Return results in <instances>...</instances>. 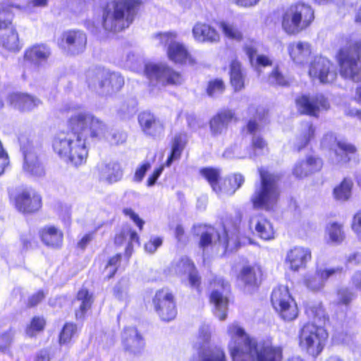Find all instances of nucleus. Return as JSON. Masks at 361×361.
I'll return each instance as SVG.
<instances>
[{
	"label": "nucleus",
	"mask_w": 361,
	"mask_h": 361,
	"mask_svg": "<svg viewBox=\"0 0 361 361\" xmlns=\"http://www.w3.org/2000/svg\"><path fill=\"white\" fill-rule=\"evenodd\" d=\"M121 260V255H116L112 257L106 267V271L109 272L108 277L111 278L117 270V265Z\"/></svg>",
	"instance_id": "obj_58"
},
{
	"label": "nucleus",
	"mask_w": 361,
	"mask_h": 361,
	"mask_svg": "<svg viewBox=\"0 0 361 361\" xmlns=\"http://www.w3.org/2000/svg\"><path fill=\"white\" fill-rule=\"evenodd\" d=\"M51 49L46 44H39L28 48L24 54V58L39 66L45 63L51 56Z\"/></svg>",
	"instance_id": "obj_36"
},
{
	"label": "nucleus",
	"mask_w": 361,
	"mask_h": 361,
	"mask_svg": "<svg viewBox=\"0 0 361 361\" xmlns=\"http://www.w3.org/2000/svg\"><path fill=\"white\" fill-rule=\"evenodd\" d=\"M46 321L42 317H34L26 329V336L30 338L36 336L42 332L45 326Z\"/></svg>",
	"instance_id": "obj_46"
},
{
	"label": "nucleus",
	"mask_w": 361,
	"mask_h": 361,
	"mask_svg": "<svg viewBox=\"0 0 361 361\" xmlns=\"http://www.w3.org/2000/svg\"><path fill=\"white\" fill-rule=\"evenodd\" d=\"M88 87L99 94L117 92L124 85L123 78L118 73L104 69L89 71L87 73Z\"/></svg>",
	"instance_id": "obj_7"
},
{
	"label": "nucleus",
	"mask_w": 361,
	"mask_h": 361,
	"mask_svg": "<svg viewBox=\"0 0 361 361\" xmlns=\"http://www.w3.org/2000/svg\"><path fill=\"white\" fill-rule=\"evenodd\" d=\"M76 302L78 303L79 309L75 311V317L77 319H82L85 312L91 307L93 302L92 295L87 289L82 288L78 293Z\"/></svg>",
	"instance_id": "obj_43"
},
{
	"label": "nucleus",
	"mask_w": 361,
	"mask_h": 361,
	"mask_svg": "<svg viewBox=\"0 0 361 361\" xmlns=\"http://www.w3.org/2000/svg\"><path fill=\"white\" fill-rule=\"evenodd\" d=\"M268 82L271 85L286 86L288 84V80L278 70L275 68L268 78Z\"/></svg>",
	"instance_id": "obj_53"
},
{
	"label": "nucleus",
	"mask_w": 361,
	"mask_h": 361,
	"mask_svg": "<svg viewBox=\"0 0 361 361\" xmlns=\"http://www.w3.org/2000/svg\"><path fill=\"white\" fill-rule=\"evenodd\" d=\"M24 171L36 177L44 175V167L38 159L37 149L28 140L24 145Z\"/></svg>",
	"instance_id": "obj_26"
},
{
	"label": "nucleus",
	"mask_w": 361,
	"mask_h": 361,
	"mask_svg": "<svg viewBox=\"0 0 361 361\" xmlns=\"http://www.w3.org/2000/svg\"><path fill=\"white\" fill-rule=\"evenodd\" d=\"M327 333L323 327L314 323H307L299 334V345L308 354L315 357L323 350Z\"/></svg>",
	"instance_id": "obj_10"
},
{
	"label": "nucleus",
	"mask_w": 361,
	"mask_h": 361,
	"mask_svg": "<svg viewBox=\"0 0 361 361\" xmlns=\"http://www.w3.org/2000/svg\"><path fill=\"white\" fill-rule=\"evenodd\" d=\"M333 339L336 343L348 345L352 341V336L346 333L341 332L336 334Z\"/></svg>",
	"instance_id": "obj_62"
},
{
	"label": "nucleus",
	"mask_w": 361,
	"mask_h": 361,
	"mask_svg": "<svg viewBox=\"0 0 361 361\" xmlns=\"http://www.w3.org/2000/svg\"><path fill=\"white\" fill-rule=\"evenodd\" d=\"M39 235L42 243L51 248H59L63 240V231L52 225H47L39 231Z\"/></svg>",
	"instance_id": "obj_30"
},
{
	"label": "nucleus",
	"mask_w": 361,
	"mask_h": 361,
	"mask_svg": "<svg viewBox=\"0 0 361 361\" xmlns=\"http://www.w3.org/2000/svg\"><path fill=\"white\" fill-rule=\"evenodd\" d=\"M159 43L167 47L166 53L169 59L176 63H195L194 59L190 54L187 47L177 40L174 32H164L157 35Z\"/></svg>",
	"instance_id": "obj_12"
},
{
	"label": "nucleus",
	"mask_w": 361,
	"mask_h": 361,
	"mask_svg": "<svg viewBox=\"0 0 361 361\" xmlns=\"http://www.w3.org/2000/svg\"><path fill=\"white\" fill-rule=\"evenodd\" d=\"M154 309L163 321L173 319L177 314L174 297L168 289L158 290L154 298Z\"/></svg>",
	"instance_id": "obj_18"
},
{
	"label": "nucleus",
	"mask_w": 361,
	"mask_h": 361,
	"mask_svg": "<svg viewBox=\"0 0 361 361\" xmlns=\"http://www.w3.org/2000/svg\"><path fill=\"white\" fill-rule=\"evenodd\" d=\"M10 13L7 7L0 8V16ZM18 51L20 49L18 35L10 19L0 17V50Z\"/></svg>",
	"instance_id": "obj_14"
},
{
	"label": "nucleus",
	"mask_w": 361,
	"mask_h": 361,
	"mask_svg": "<svg viewBox=\"0 0 361 361\" xmlns=\"http://www.w3.org/2000/svg\"><path fill=\"white\" fill-rule=\"evenodd\" d=\"M246 74L241 67L240 63L233 60L230 65V80L235 91H240L245 87Z\"/></svg>",
	"instance_id": "obj_38"
},
{
	"label": "nucleus",
	"mask_w": 361,
	"mask_h": 361,
	"mask_svg": "<svg viewBox=\"0 0 361 361\" xmlns=\"http://www.w3.org/2000/svg\"><path fill=\"white\" fill-rule=\"evenodd\" d=\"M186 142L187 135L185 133H180L175 135L172 142L171 154L165 164L166 166H170L174 161L180 159Z\"/></svg>",
	"instance_id": "obj_41"
},
{
	"label": "nucleus",
	"mask_w": 361,
	"mask_h": 361,
	"mask_svg": "<svg viewBox=\"0 0 361 361\" xmlns=\"http://www.w3.org/2000/svg\"><path fill=\"white\" fill-rule=\"evenodd\" d=\"M354 293L348 288L339 289L337 292V304L348 306L355 298Z\"/></svg>",
	"instance_id": "obj_51"
},
{
	"label": "nucleus",
	"mask_w": 361,
	"mask_h": 361,
	"mask_svg": "<svg viewBox=\"0 0 361 361\" xmlns=\"http://www.w3.org/2000/svg\"><path fill=\"white\" fill-rule=\"evenodd\" d=\"M295 104L300 114L313 116H317L319 111L327 110L330 106L328 99L322 94L298 96L295 99Z\"/></svg>",
	"instance_id": "obj_19"
},
{
	"label": "nucleus",
	"mask_w": 361,
	"mask_h": 361,
	"mask_svg": "<svg viewBox=\"0 0 361 361\" xmlns=\"http://www.w3.org/2000/svg\"><path fill=\"white\" fill-rule=\"evenodd\" d=\"M123 213L125 215L129 216L135 224L138 226V228L142 230V226L144 225V221L136 214L131 209L126 208L123 209Z\"/></svg>",
	"instance_id": "obj_61"
},
{
	"label": "nucleus",
	"mask_w": 361,
	"mask_h": 361,
	"mask_svg": "<svg viewBox=\"0 0 361 361\" xmlns=\"http://www.w3.org/2000/svg\"><path fill=\"white\" fill-rule=\"evenodd\" d=\"M105 125L107 128L106 132L103 137L98 138L99 140L105 138L112 144L116 145L119 144L120 142H123L126 140V136L125 134L121 133H109V127L106 123Z\"/></svg>",
	"instance_id": "obj_56"
},
{
	"label": "nucleus",
	"mask_w": 361,
	"mask_h": 361,
	"mask_svg": "<svg viewBox=\"0 0 361 361\" xmlns=\"http://www.w3.org/2000/svg\"><path fill=\"white\" fill-rule=\"evenodd\" d=\"M138 61V57L132 51H129L126 54L124 66L128 68H134Z\"/></svg>",
	"instance_id": "obj_60"
},
{
	"label": "nucleus",
	"mask_w": 361,
	"mask_h": 361,
	"mask_svg": "<svg viewBox=\"0 0 361 361\" xmlns=\"http://www.w3.org/2000/svg\"><path fill=\"white\" fill-rule=\"evenodd\" d=\"M353 182L350 178H344L333 190V197L336 201L344 202L348 201L352 195Z\"/></svg>",
	"instance_id": "obj_42"
},
{
	"label": "nucleus",
	"mask_w": 361,
	"mask_h": 361,
	"mask_svg": "<svg viewBox=\"0 0 361 361\" xmlns=\"http://www.w3.org/2000/svg\"><path fill=\"white\" fill-rule=\"evenodd\" d=\"M321 145L324 148L334 150L336 164L347 163L350 159V156L356 152V148L353 145L344 140L338 141L333 133L325 135Z\"/></svg>",
	"instance_id": "obj_17"
},
{
	"label": "nucleus",
	"mask_w": 361,
	"mask_h": 361,
	"mask_svg": "<svg viewBox=\"0 0 361 361\" xmlns=\"http://www.w3.org/2000/svg\"><path fill=\"white\" fill-rule=\"evenodd\" d=\"M350 227L357 240L361 241V208L353 215Z\"/></svg>",
	"instance_id": "obj_54"
},
{
	"label": "nucleus",
	"mask_w": 361,
	"mask_h": 361,
	"mask_svg": "<svg viewBox=\"0 0 361 361\" xmlns=\"http://www.w3.org/2000/svg\"><path fill=\"white\" fill-rule=\"evenodd\" d=\"M350 283L355 289L361 292V270H357L353 274Z\"/></svg>",
	"instance_id": "obj_63"
},
{
	"label": "nucleus",
	"mask_w": 361,
	"mask_h": 361,
	"mask_svg": "<svg viewBox=\"0 0 361 361\" xmlns=\"http://www.w3.org/2000/svg\"><path fill=\"white\" fill-rule=\"evenodd\" d=\"M163 243V239L158 236H152L149 240L145 245V250L149 253H154L158 247H159Z\"/></svg>",
	"instance_id": "obj_55"
},
{
	"label": "nucleus",
	"mask_w": 361,
	"mask_h": 361,
	"mask_svg": "<svg viewBox=\"0 0 361 361\" xmlns=\"http://www.w3.org/2000/svg\"><path fill=\"white\" fill-rule=\"evenodd\" d=\"M123 176V171L119 164L111 162L102 164L99 168V178L108 183L120 180Z\"/></svg>",
	"instance_id": "obj_37"
},
{
	"label": "nucleus",
	"mask_w": 361,
	"mask_h": 361,
	"mask_svg": "<svg viewBox=\"0 0 361 361\" xmlns=\"http://www.w3.org/2000/svg\"><path fill=\"white\" fill-rule=\"evenodd\" d=\"M346 238V233L343 223L331 221L324 228V240L328 245H340Z\"/></svg>",
	"instance_id": "obj_29"
},
{
	"label": "nucleus",
	"mask_w": 361,
	"mask_h": 361,
	"mask_svg": "<svg viewBox=\"0 0 361 361\" xmlns=\"http://www.w3.org/2000/svg\"><path fill=\"white\" fill-rule=\"evenodd\" d=\"M214 286L217 288L212 290L210 301L214 305V313L220 320L226 318L228 310V298L225 294L228 290V283L221 278H217L214 281Z\"/></svg>",
	"instance_id": "obj_20"
},
{
	"label": "nucleus",
	"mask_w": 361,
	"mask_h": 361,
	"mask_svg": "<svg viewBox=\"0 0 361 361\" xmlns=\"http://www.w3.org/2000/svg\"><path fill=\"white\" fill-rule=\"evenodd\" d=\"M248 113L253 117L248 121L245 131L252 135L251 146L253 152L249 154V157L252 158L262 154L267 148V142L259 134L266 122L267 112L262 107L250 106Z\"/></svg>",
	"instance_id": "obj_8"
},
{
	"label": "nucleus",
	"mask_w": 361,
	"mask_h": 361,
	"mask_svg": "<svg viewBox=\"0 0 361 361\" xmlns=\"http://www.w3.org/2000/svg\"><path fill=\"white\" fill-rule=\"evenodd\" d=\"M228 348L233 361H281L282 348L269 341H257L237 323L228 326Z\"/></svg>",
	"instance_id": "obj_2"
},
{
	"label": "nucleus",
	"mask_w": 361,
	"mask_h": 361,
	"mask_svg": "<svg viewBox=\"0 0 361 361\" xmlns=\"http://www.w3.org/2000/svg\"><path fill=\"white\" fill-rule=\"evenodd\" d=\"M314 18V11L310 5L297 3L285 10L281 25L287 34L297 35L307 28Z\"/></svg>",
	"instance_id": "obj_6"
},
{
	"label": "nucleus",
	"mask_w": 361,
	"mask_h": 361,
	"mask_svg": "<svg viewBox=\"0 0 361 361\" xmlns=\"http://www.w3.org/2000/svg\"><path fill=\"white\" fill-rule=\"evenodd\" d=\"M308 74L312 80H318L320 83L333 82L337 72L334 64L327 58L315 56L309 66Z\"/></svg>",
	"instance_id": "obj_15"
},
{
	"label": "nucleus",
	"mask_w": 361,
	"mask_h": 361,
	"mask_svg": "<svg viewBox=\"0 0 361 361\" xmlns=\"http://www.w3.org/2000/svg\"><path fill=\"white\" fill-rule=\"evenodd\" d=\"M128 281L122 279L114 287V295L119 300H126L128 297Z\"/></svg>",
	"instance_id": "obj_52"
},
{
	"label": "nucleus",
	"mask_w": 361,
	"mask_h": 361,
	"mask_svg": "<svg viewBox=\"0 0 361 361\" xmlns=\"http://www.w3.org/2000/svg\"><path fill=\"white\" fill-rule=\"evenodd\" d=\"M261 183L257 186L252 197L253 206L269 210L276 204L279 192L277 185L279 176L269 173L264 169H259Z\"/></svg>",
	"instance_id": "obj_5"
},
{
	"label": "nucleus",
	"mask_w": 361,
	"mask_h": 361,
	"mask_svg": "<svg viewBox=\"0 0 361 361\" xmlns=\"http://www.w3.org/2000/svg\"><path fill=\"white\" fill-rule=\"evenodd\" d=\"M323 165L322 158L317 155L310 154L295 164L292 173L296 178L302 179L319 172Z\"/></svg>",
	"instance_id": "obj_23"
},
{
	"label": "nucleus",
	"mask_w": 361,
	"mask_h": 361,
	"mask_svg": "<svg viewBox=\"0 0 361 361\" xmlns=\"http://www.w3.org/2000/svg\"><path fill=\"white\" fill-rule=\"evenodd\" d=\"M192 32L194 39L198 42L215 43L220 40L219 32L207 23H197Z\"/></svg>",
	"instance_id": "obj_34"
},
{
	"label": "nucleus",
	"mask_w": 361,
	"mask_h": 361,
	"mask_svg": "<svg viewBox=\"0 0 361 361\" xmlns=\"http://www.w3.org/2000/svg\"><path fill=\"white\" fill-rule=\"evenodd\" d=\"M122 341L125 350L131 354H138L143 349V338L134 327H128L124 329Z\"/></svg>",
	"instance_id": "obj_27"
},
{
	"label": "nucleus",
	"mask_w": 361,
	"mask_h": 361,
	"mask_svg": "<svg viewBox=\"0 0 361 361\" xmlns=\"http://www.w3.org/2000/svg\"><path fill=\"white\" fill-rule=\"evenodd\" d=\"M225 90V85L222 80L214 79L209 82L207 93L211 97H216L221 94Z\"/></svg>",
	"instance_id": "obj_50"
},
{
	"label": "nucleus",
	"mask_w": 361,
	"mask_h": 361,
	"mask_svg": "<svg viewBox=\"0 0 361 361\" xmlns=\"http://www.w3.org/2000/svg\"><path fill=\"white\" fill-rule=\"evenodd\" d=\"M194 232L196 235H200V245L202 248H205L217 241L222 244L226 250H233L238 247L237 239L228 237L225 231H223L222 235H221L212 226L199 225L194 227Z\"/></svg>",
	"instance_id": "obj_13"
},
{
	"label": "nucleus",
	"mask_w": 361,
	"mask_h": 361,
	"mask_svg": "<svg viewBox=\"0 0 361 361\" xmlns=\"http://www.w3.org/2000/svg\"><path fill=\"white\" fill-rule=\"evenodd\" d=\"M201 361H226L224 350L219 348L208 349L201 355Z\"/></svg>",
	"instance_id": "obj_48"
},
{
	"label": "nucleus",
	"mask_w": 361,
	"mask_h": 361,
	"mask_svg": "<svg viewBox=\"0 0 361 361\" xmlns=\"http://www.w3.org/2000/svg\"><path fill=\"white\" fill-rule=\"evenodd\" d=\"M288 51L292 61L297 65L306 63L312 54L311 46L305 42H293L288 46Z\"/></svg>",
	"instance_id": "obj_31"
},
{
	"label": "nucleus",
	"mask_w": 361,
	"mask_h": 361,
	"mask_svg": "<svg viewBox=\"0 0 361 361\" xmlns=\"http://www.w3.org/2000/svg\"><path fill=\"white\" fill-rule=\"evenodd\" d=\"M169 271L172 274L178 276L188 274L190 286L198 289L200 277L198 276L193 263L188 257H181L174 260L169 267Z\"/></svg>",
	"instance_id": "obj_24"
},
{
	"label": "nucleus",
	"mask_w": 361,
	"mask_h": 361,
	"mask_svg": "<svg viewBox=\"0 0 361 361\" xmlns=\"http://www.w3.org/2000/svg\"><path fill=\"white\" fill-rule=\"evenodd\" d=\"M219 27L226 37L235 41H240L243 39V32L236 23L221 21L219 23Z\"/></svg>",
	"instance_id": "obj_44"
},
{
	"label": "nucleus",
	"mask_w": 361,
	"mask_h": 361,
	"mask_svg": "<svg viewBox=\"0 0 361 361\" xmlns=\"http://www.w3.org/2000/svg\"><path fill=\"white\" fill-rule=\"evenodd\" d=\"M234 113L229 109L219 112L210 121V130L214 135H221L226 131L228 123L234 118Z\"/></svg>",
	"instance_id": "obj_35"
},
{
	"label": "nucleus",
	"mask_w": 361,
	"mask_h": 361,
	"mask_svg": "<svg viewBox=\"0 0 361 361\" xmlns=\"http://www.w3.org/2000/svg\"><path fill=\"white\" fill-rule=\"evenodd\" d=\"M86 43L87 37L84 32L68 30L63 33L59 44L68 54L78 55L85 50Z\"/></svg>",
	"instance_id": "obj_22"
},
{
	"label": "nucleus",
	"mask_w": 361,
	"mask_h": 361,
	"mask_svg": "<svg viewBox=\"0 0 361 361\" xmlns=\"http://www.w3.org/2000/svg\"><path fill=\"white\" fill-rule=\"evenodd\" d=\"M346 263L355 266H361V252H354L346 257Z\"/></svg>",
	"instance_id": "obj_64"
},
{
	"label": "nucleus",
	"mask_w": 361,
	"mask_h": 361,
	"mask_svg": "<svg viewBox=\"0 0 361 361\" xmlns=\"http://www.w3.org/2000/svg\"><path fill=\"white\" fill-rule=\"evenodd\" d=\"M138 121L142 131L148 135H159L164 131L163 122L149 112L141 113L139 115Z\"/></svg>",
	"instance_id": "obj_28"
},
{
	"label": "nucleus",
	"mask_w": 361,
	"mask_h": 361,
	"mask_svg": "<svg viewBox=\"0 0 361 361\" xmlns=\"http://www.w3.org/2000/svg\"><path fill=\"white\" fill-rule=\"evenodd\" d=\"M145 71L152 82L156 80L161 85H179L183 80L178 72L164 63L148 64L146 66Z\"/></svg>",
	"instance_id": "obj_16"
},
{
	"label": "nucleus",
	"mask_w": 361,
	"mask_h": 361,
	"mask_svg": "<svg viewBox=\"0 0 361 361\" xmlns=\"http://www.w3.org/2000/svg\"><path fill=\"white\" fill-rule=\"evenodd\" d=\"M211 338L210 327L208 324H202L198 331L195 345L197 348H203L209 343Z\"/></svg>",
	"instance_id": "obj_49"
},
{
	"label": "nucleus",
	"mask_w": 361,
	"mask_h": 361,
	"mask_svg": "<svg viewBox=\"0 0 361 361\" xmlns=\"http://www.w3.org/2000/svg\"><path fill=\"white\" fill-rule=\"evenodd\" d=\"M311 258L312 253L309 248L296 246L287 252L285 264L290 270L298 271L305 268Z\"/></svg>",
	"instance_id": "obj_25"
},
{
	"label": "nucleus",
	"mask_w": 361,
	"mask_h": 361,
	"mask_svg": "<svg viewBox=\"0 0 361 361\" xmlns=\"http://www.w3.org/2000/svg\"><path fill=\"white\" fill-rule=\"evenodd\" d=\"M315 129L310 122H304L301 126V133L295 144L298 150H301L314 137Z\"/></svg>",
	"instance_id": "obj_45"
},
{
	"label": "nucleus",
	"mask_w": 361,
	"mask_h": 361,
	"mask_svg": "<svg viewBox=\"0 0 361 361\" xmlns=\"http://www.w3.org/2000/svg\"><path fill=\"white\" fill-rule=\"evenodd\" d=\"M250 228L260 238L269 240L274 238L272 224L262 216H252L250 220Z\"/></svg>",
	"instance_id": "obj_32"
},
{
	"label": "nucleus",
	"mask_w": 361,
	"mask_h": 361,
	"mask_svg": "<svg viewBox=\"0 0 361 361\" xmlns=\"http://www.w3.org/2000/svg\"><path fill=\"white\" fill-rule=\"evenodd\" d=\"M41 207V195L32 188L24 190V214L36 212Z\"/></svg>",
	"instance_id": "obj_39"
},
{
	"label": "nucleus",
	"mask_w": 361,
	"mask_h": 361,
	"mask_svg": "<svg viewBox=\"0 0 361 361\" xmlns=\"http://www.w3.org/2000/svg\"><path fill=\"white\" fill-rule=\"evenodd\" d=\"M343 271V267L341 266L329 268H317L315 273L308 274L305 277L304 283L310 290L319 291L324 287L326 282L329 278L341 274Z\"/></svg>",
	"instance_id": "obj_21"
},
{
	"label": "nucleus",
	"mask_w": 361,
	"mask_h": 361,
	"mask_svg": "<svg viewBox=\"0 0 361 361\" xmlns=\"http://www.w3.org/2000/svg\"><path fill=\"white\" fill-rule=\"evenodd\" d=\"M251 66L259 73L261 68L272 65V60L267 56L257 54V44L255 42H248L244 46Z\"/></svg>",
	"instance_id": "obj_33"
},
{
	"label": "nucleus",
	"mask_w": 361,
	"mask_h": 361,
	"mask_svg": "<svg viewBox=\"0 0 361 361\" xmlns=\"http://www.w3.org/2000/svg\"><path fill=\"white\" fill-rule=\"evenodd\" d=\"M262 276L261 268L257 265L243 267L239 279L247 286H255Z\"/></svg>",
	"instance_id": "obj_40"
},
{
	"label": "nucleus",
	"mask_w": 361,
	"mask_h": 361,
	"mask_svg": "<svg viewBox=\"0 0 361 361\" xmlns=\"http://www.w3.org/2000/svg\"><path fill=\"white\" fill-rule=\"evenodd\" d=\"M47 5V0H32L27 3L24 10L27 12H35L37 8L45 7Z\"/></svg>",
	"instance_id": "obj_59"
},
{
	"label": "nucleus",
	"mask_w": 361,
	"mask_h": 361,
	"mask_svg": "<svg viewBox=\"0 0 361 361\" xmlns=\"http://www.w3.org/2000/svg\"><path fill=\"white\" fill-rule=\"evenodd\" d=\"M77 333V326L73 323H66L59 335V343L64 345L68 343Z\"/></svg>",
	"instance_id": "obj_47"
},
{
	"label": "nucleus",
	"mask_w": 361,
	"mask_h": 361,
	"mask_svg": "<svg viewBox=\"0 0 361 361\" xmlns=\"http://www.w3.org/2000/svg\"><path fill=\"white\" fill-rule=\"evenodd\" d=\"M361 42H348L341 47L337 54L341 75L357 82L361 79L360 65ZM356 95L361 102V86L357 88Z\"/></svg>",
	"instance_id": "obj_4"
},
{
	"label": "nucleus",
	"mask_w": 361,
	"mask_h": 361,
	"mask_svg": "<svg viewBox=\"0 0 361 361\" xmlns=\"http://www.w3.org/2000/svg\"><path fill=\"white\" fill-rule=\"evenodd\" d=\"M146 0H114L109 2L103 12L102 27L110 33L128 28L133 22L140 6Z\"/></svg>",
	"instance_id": "obj_3"
},
{
	"label": "nucleus",
	"mask_w": 361,
	"mask_h": 361,
	"mask_svg": "<svg viewBox=\"0 0 361 361\" xmlns=\"http://www.w3.org/2000/svg\"><path fill=\"white\" fill-rule=\"evenodd\" d=\"M271 302L274 309L283 320L292 321L298 317L297 305L286 286L275 288L271 295Z\"/></svg>",
	"instance_id": "obj_11"
},
{
	"label": "nucleus",
	"mask_w": 361,
	"mask_h": 361,
	"mask_svg": "<svg viewBox=\"0 0 361 361\" xmlns=\"http://www.w3.org/2000/svg\"><path fill=\"white\" fill-rule=\"evenodd\" d=\"M40 104V100L36 97L24 94V111H31L34 108L38 106Z\"/></svg>",
	"instance_id": "obj_57"
},
{
	"label": "nucleus",
	"mask_w": 361,
	"mask_h": 361,
	"mask_svg": "<svg viewBox=\"0 0 361 361\" xmlns=\"http://www.w3.org/2000/svg\"><path fill=\"white\" fill-rule=\"evenodd\" d=\"M201 175L207 179L214 192L218 195H232L241 187L245 178L240 173H235L225 179H219L220 171L212 168L200 170Z\"/></svg>",
	"instance_id": "obj_9"
},
{
	"label": "nucleus",
	"mask_w": 361,
	"mask_h": 361,
	"mask_svg": "<svg viewBox=\"0 0 361 361\" xmlns=\"http://www.w3.org/2000/svg\"><path fill=\"white\" fill-rule=\"evenodd\" d=\"M68 126L71 130L60 131L55 135L52 147L59 157L78 166L87 159V139L103 137L107 128L102 120L86 111L73 115Z\"/></svg>",
	"instance_id": "obj_1"
}]
</instances>
